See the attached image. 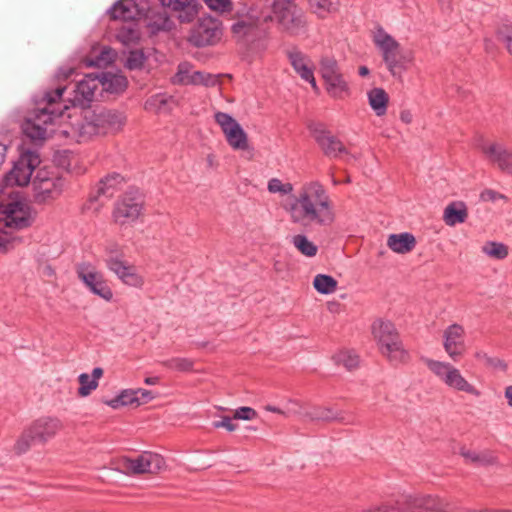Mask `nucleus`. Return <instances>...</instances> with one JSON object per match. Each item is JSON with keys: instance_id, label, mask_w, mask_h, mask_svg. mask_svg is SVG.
<instances>
[{"instance_id": "1", "label": "nucleus", "mask_w": 512, "mask_h": 512, "mask_svg": "<svg viewBox=\"0 0 512 512\" xmlns=\"http://www.w3.org/2000/svg\"><path fill=\"white\" fill-rule=\"evenodd\" d=\"M291 223L303 227H330L336 220L334 203L319 180L304 182L285 206Z\"/></svg>"}, {"instance_id": "2", "label": "nucleus", "mask_w": 512, "mask_h": 512, "mask_svg": "<svg viewBox=\"0 0 512 512\" xmlns=\"http://www.w3.org/2000/svg\"><path fill=\"white\" fill-rule=\"evenodd\" d=\"M126 123V116L117 110L103 109L94 111L71 124L69 130H61V133L76 142H86L94 136L107 135L120 131Z\"/></svg>"}, {"instance_id": "3", "label": "nucleus", "mask_w": 512, "mask_h": 512, "mask_svg": "<svg viewBox=\"0 0 512 512\" xmlns=\"http://www.w3.org/2000/svg\"><path fill=\"white\" fill-rule=\"evenodd\" d=\"M65 91L66 87L60 86L44 94L38 108L22 124V131L28 138L34 141L46 138L48 127L63 116V109L57 106Z\"/></svg>"}, {"instance_id": "4", "label": "nucleus", "mask_w": 512, "mask_h": 512, "mask_svg": "<svg viewBox=\"0 0 512 512\" xmlns=\"http://www.w3.org/2000/svg\"><path fill=\"white\" fill-rule=\"evenodd\" d=\"M364 512H452L450 503L432 495H400L393 503L373 505Z\"/></svg>"}, {"instance_id": "5", "label": "nucleus", "mask_w": 512, "mask_h": 512, "mask_svg": "<svg viewBox=\"0 0 512 512\" xmlns=\"http://www.w3.org/2000/svg\"><path fill=\"white\" fill-rule=\"evenodd\" d=\"M269 19V16H263L255 8H250L243 14L238 13L231 31L238 41L251 49L263 50L267 46V33L262 24Z\"/></svg>"}, {"instance_id": "6", "label": "nucleus", "mask_w": 512, "mask_h": 512, "mask_svg": "<svg viewBox=\"0 0 512 512\" xmlns=\"http://www.w3.org/2000/svg\"><path fill=\"white\" fill-rule=\"evenodd\" d=\"M372 40L381 53L387 70L393 77L401 78L411 59L402 53L400 43L381 26L375 28Z\"/></svg>"}, {"instance_id": "7", "label": "nucleus", "mask_w": 512, "mask_h": 512, "mask_svg": "<svg viewBox=\"0 0 512 512\" xmlns=\"http://www.w3.org/2000/svg\"><path fill=\"white\" fill-rule=\"evenodd\" d=\"M429 370L437 376L447 387L464 392L473 397L479 398L482 393L472 383H470L461 373V371L449 362L438 361L433 359L425 360Z\"/></svg>"}, {"instance_id": "8", "label": "nucleus", "mask_w": 512, "mask_h": 512, "mask_svg": "<svg viewBox=\"0 0 512 512\" xmlns=\"http://www.w3.org/2000/svg\"><path fill=\"white\" fill-rule=\"evenodd\" d=\"M143 209L142 194L134 187L129 188L114 204L113 222L121 227L133 225L142 215Z\"/></svg>"}, {"instance_id": "9", "label": "nucleus", "mask_w": 512, "mask_h": 512, "mask_svg": "<svg viewBox=\"0 0 512 512\" xmlns=\"http://www.w3.org/2000/svg\"><path fill=\"white\" fill-rule=\"evenodd\" d=\"M32 187L35 201L47 203L60 197L66 187V179L55 171L42 168L32 180Z\"/></svg>"}, {"instance_id": "10", "label": "nucleus", "mask_w": 512, "mask_h": 512, "mask_svg": "<svg viewBox=\"0 0 512 512\" xmlns=\"http://www.w3.org/2000/svg\"><path fill=\"white\" fill-rule=\"evenodd\" d=\"M31 207L22 201H11L0 207V232L8 234L33 223Z\"/></svg>"}, {"instance_id": "11", "label": "nucleus", "mask_w": 512, "mask_h": 512, "mask_svg": "<svg viewBox=\"0 0 512 512\" xmlns=\"http://www.w3.org/2000/svg\"><path fill=\"white\" fill-rule=\"evenodd\" d=\"M273 13L281 27L293 35L305 31L306 21L294 0H274Z\"/></svg>"}, {"instance_id": "12", "label": "nucleus", "mask_w": 512, "mask_h": 512, "mask_svg": "<svg viewBox=\"0 0 512 512\" xmlns=\"http://www.w3.org/2000/svg\"><path fill=\"white\" fill-rule=\"evenodd\" d=\"M223 36L222 22L211 16L201 17L191 29L188 41L194 47L213 46L219 43Z\"/></svg>"}, {"instance_id": "13", "label": "nucleus", "mask_w": 512, "mask_h": 512, "mask_svg": "<svg viewBox=\"0 0 512 512\" xmlns=\"http://www.w3.org/2000/svg\"><path fill=\"white\" fill-rule=\"evenodd\" d=\"M76 274L84 286L94 295L109 302L113 299V291L107 284L104 274L90 262L76 265Z\"/></svg>"}, {"instance_id": "14", "label": "nucleus", "mask_w": 512, "mask_h": 512, "mask_svg": "<svg viewBox=\"0 0 512 512\" xmlns=\"http://www.w3.org/2000/svg\"><path fill=\"white\" fill-rule=\"evenodd\" d=\"M164 458L153 452L145 451L138 456L122 457L119 461L120 468L127 475L157 473L165 467Z\"/></svg>"}, {"instance_id": "15", "label": "nucleus", "mask_w": 512, "mask_h": 512, "mask_svg": "<svg viewBox=\"0 0 512 512\" xmlns=\"http://www.w3.org/2000/svg\"><path fill=\"white\" fill-rule=\"evenodd\" d=\"M215 122L220 126L228 145L236 151L249 148L248 135L241 125L228 113L216 112Z\"/></svg>"}, {"instance_id": "16", "label": "nucleus", "mask_w": 512, "mask_h": 512, "mask_svg": "<svg viewBox=\"0 0 512 512\" xmlns=\"http://www.w3.org/2000/svg\"><path fill=\"white\" fill-rule=\"evenodd\" d=\"M39 164L36 152L27 150L21 153L12 169L5 176L7 186H25L29 183L34 169Z\"/></svg>"}, {"instance_id": "17", "label": "nucleus", "mask_w": 512, "mask_h": 512, "mask_svg": "<svg viewBox=\"0 0 512 512\" xmlns=\"http://www.w3.org/2000/svg\"><path fill=\"white\" fill-rule=\"evenodd\" d=\"M193 65L184 61L178 64L177 72L172 77L171 82L174 85H204L213 87L217 85L218 79L216 75L205 73L202 71H192Z\"/></svg>"}, {"instance_id": "18", "label": "nucleus", "mask_w": 512, "mask_h": 512, "mask_svg": "<svg viewBox=\"0 0 512 512\" xmlns=\"http://www.w3.org/2000/svg\"><path fill=\"white\" fill-rule=\"evenodd\" d=\"M442 338L446 354L451 360L459 361L466 352L464 327L453 323L444 329Z\"/></svg>"}, {"instance_id": "19", "label": "nucleus", "mask_w": 512, "mask_h": 512, "mask_svg": "<svg viewBox=\"0 0 512 512\" xmlns=\"http://www.w3.org/2000/svg\"><path fill=\"white\" fill-rule=\"evenodd\" d=\"M148 0H118L109 10L113 20L135 21L146 15Z\"/></svg>"}, {"instance_id": "20", "label": "nucleus", "mask_w": 512, "mask_h": 512, "mask_svg": "<svg viewBox=\"0 0 512 512\" xmlns=\"http://www.w3.org/2000/svg\"><path fill=\"white\" fill-rule=\"evenodd\" d=\"M479 149L486 159L496 165L502 172L512 175V152L503 144L497 142H483Z\"/></svg>"}, {"instance_id": "21", "label": "nucleus", "mask_w": 512, "mask_h": 512, "mask_svg": "<svg viewBox=\"0 0 512 512\" xmlns=\"http://www.w3.org/2000/svg\"><path fill=\"white\" fill-rule=\"evenodd\" d=\"M311 133L325 156L337 158L341 154H348L342 141L322 126L312 128Z\"/></svg>"}, {"instance_id": "22", "label": "nucleus", "mask_w": 512, "mask_h": 512, "mask_svg": "<svg viewBox=\"0 0 512 512\" xmlns=\"http://www.w3.org/2000/svg\"><path fill=\"white\" fill-rule=\"evenodd\" d=\"M106 268L115 274L116 277L127 286L142 288L144 285V277L137 272V269L133 264L129 263L125 259H110Z\"/></svg>"}, {"instance_id": "23", "label": "nucleus", "mask_w": 512, "mask_h": 512, "mask_svg": "<svg viewBox=\"0 0 512 512\" xmlns=\"http://www.w3.org/2000/svg\"><path fill=\"white\" fill-rule=\"evenodd\" d=\"M28 427L38 443L44 445L63 429V424L56 417L43 416L34 420Z\"/></svg>"}, {"instance_id": "24", "label": "nucleus", "mask_w": 512, "mask_h": 512, "mask_svg": "<svg viewBox=\"0 0 512 512\" xmlns=\"http://www.w3.org/2000/svg\"><path fill=\"white\" fill-rule=\"evenodd\" d=\"M287 57L299 77L308 82L317 91L318 86L314 77V65L310 57L298 49L287 51Z\"/></svg>"}, {"instance_id": "25", "label": "nucleus", "mask_w": 512, "mask_h": 512, "mask_svg": "<svg viewBox=\"0 0 512 512\" xmlns=\"http://www.w3.org/2000/svg\"><path fill=\"white\" fill-rule=\"evenodd\" d=\"M97 88L96 79L90 76L85 77L74 85L73 98L70 99L73 106L86 107L94 98Z\"/></svg>"}, {"instance_id": "26", "label": "nucleus", "mask_w": 512, "mask_h": 512, "mask_svg": "<svg viewBox=\"0 0 512 512\" xmlns=\"http://www.w3.org/2000/svg\"><path fill=\"white\" fill-rule=\"evenodd\" d=\"M371 333L378 348L400 337L395 325L391 321L383 319H377L372 323Z\"/></svg>"}, {"instance_id": "27", "label": "nucleus", "mask_w": 512, "mask_h": 512, "mask_svg": "<svg viewBox=\"0 0 512 512\" xmlns=\"http://www.w3.org/2000/svg\"><path fill=\"white\" fill-rule=\"evenodd\" d=\"M163 7L178 13L181 22H191L197 15V0H159Z\"/></svg>"}, {"instance_id": "28", "label": "nucleus", "mask_w": 512, "mask_h": 512, "mask_svg": "<svg viewBox=\"0 0 512 512\" xmlns=\"http://www.w3.org/2000/svg\"><path fill=\"white\" fill-rule=\"evenodd\" d=\"M380 353L393 365L405 364L410 360V354L405 349L401 337L378 348Z\"/></svg>"}, {"instance_id": "29", "label": "nucleus", "mask_w": 512, "mask_h": 512, "mask_svg": "<svg viewBox=\"0 0 512 512\" xmlns=\"http://www.w3.org/2000/svg\"><path fill=\"white\" fill-rule=\"evenodd\" d=\"M147 27L152 34L169 32L174 28V22L165 11L151 10L146 13Z\"/></svg>"}, {"instance_id": "30", "label": "nucleus", "mask_w": 512, "mask_h": 512, "mask_svg": "<svg viewBox=\"0 0 512 512\" xmlns=\"http://www.w3.org/2000/svg\"><path fill=\"white\" fill-rule=\"evenodd\" d=\"M123 182L124 178L119 173L107 175L105 178L100 180L96 190V195L91 196V200H97L101 196L106 198L112 197L115 192L121 188Z\"/></svg>"}, {"instance_id": "31", "label": "nucleus", "mask_w": 512, "mask_h": 512, "mask_svg": "<svg viewBox=\"0 0 512 512\" xmlns=\"http://www.w3.org/2000/svg\"><path fill=\"white\" fill-rule=\"evenodd\" d=\"M468 217L467 207L462 201L450 203L443 213V220L448 226H455L464 223Z\"/></svg>"}, {"instance_id": "32", "label": "nucleus", "mask_w": 512, "mask_h": 512, "mask_svg": "<svg viewBox=\"0 0 512 512\" xmlns=\"http://www.w3.org/2000/svg\"><path fill=\"white\" fill-rule=\"evenodd\" d=\"M387 245L392 251L399 254H405L415 248L416 239L408 232L391 234L388 237Z\"/></svg>"}, {"instance_id": "33", "label": "nucleus", "mask_w": 512, "mask_h": 512, "mask_svg": "<svg viewBox=\"0 0 512 512\" xmlns=\"http://www.w3.org/2000/svg\"><path fill=\"white\" fill-rule=\"evenodd\" d=\"M368 103L371 109L379 117L387 112L389 96L383 88H372L367 92Z\"/></svg>"}, {"instance_id": "34", "label": "nucleus", "mask_w": 512, "mask_h": 512, "mask_svg": "<svg viewBox=\"0 0 512 512\" xmlns=\"http://www.w3.org/2000/svg\"><path fill=\"white\" fill-rule=\"evenodd\" d=\"M103 375V369L100 367H95L92 371V375H88L87 373H81L78 376L79 388L78 395L81 397H86L91 394L92 391L96 390L99 383V379Z\"/></svg>"}, {"instance_id": "35", "label": "nucleus", "mask_w": 512, "mask_h": 512, "mask_svg": "<svg viewBox=\"0 0 512 512\" xmlns=\"http://www.w3.org/2000/svg\"><path fill=\"white\" fill-rule=\"evenodd\" d=\"M327 93L336 99L350 95V87L343 74L324 80Z\"/></svg>"}, {"instance_id": "36", "label": "nucleus", "mask_w": 512, "mask_h": 512, "mask_svg": "<svg viewBox=\"0 0 512 512\" xmlns=\"http://www.w3.org/2000/svg\"><path fill=\"white\" fill-rule=\"evenodd\" d=\"M173 101L171 96L158 93L149 97L144 104V109L155 114L169 113L171 111L170 103Z\"/></svg>"}, {"instance_id": "37", "label": "nucleus", "mask_w": 512, "mask_h": 512, "mask_svg": "<svg viewBox=\"0 0 512 512\" xmlns=\"http://www.w3.org/2000/svg\"><path fill=\"white\" fill-rule=\"evenodd\" d=\"M99 82L103 89L110 93L123 92L127 87V79L125 76L111 72L103 73L99 78Z\"/></svg>"}, {"instance_id": "38", "label": "nucleus", "mask_w": 512, "mask_h": 512, "mask_svg": "<svg viewBox=\"0 0 512 512\" xmlns=\"http://www.w3.org/2000/svg\"><path fill=\"white\" fill-rule=\"evenodd\" d=\"M481 250L487 257L495 260H504L509 255V247L498 241L485 242Z\"/></svg>"}, {"instance_id": "39", "label": "nucleus", "mask_w": 512, "mask_h": 512, "mask_svg": "<svg viewBox=\"0 0 512 512\" xmlns=\"http://www.w3.org/2000/svg\"><path fill=\"white\" fill-rule=\"evenodd\" d=\"M337 281L330 275L317 274L313 280L314 289L324 295L332 294L337 290Z\"/></svg>"}, {"instance_id": "40", "label": "nucleus", "mask_w": 512, "mask_h": 512, "mask_svg": "<svg viewBox=\"0 0 512 512\" xmlns=\"http://www.w3.org/2000/svg\"><path fill=\"white\" fill-rule=\"evenodd\" d=\"M294 247L306 257H314L318 252V247L304 234H297L291 240Z\"/></svg>"}, {"instance_id": "41", "label": "nucleus", "mask_w": 512, "mask_h": 512, "mask_svg": "<svg viewBox=\"0 0 512 512\" xmlns=\"http://www.w3.org/2000/svg\"><path fill=\"white\" fill-rule=\"evenodd\" d=\"M39 444L38 440L34 437V434L31 432L30 428L27 426L20 436L17 438L15 444H14V452L17 455H22L30 450V448L35 445Z\"/></svg>"}, {"instance_id": "42", "label": "nucleus", "mask_w": 512, "mask_h": 512, "mask_svg": "<svg viewBox=\"0 0 512 512\" xmlns=\"http://www.w3.org/2000/svg\"><path fill=\"white\" fill-rule=\"evenodd\" d=\"M161 364L172 371L189 372L193 370L194 362L186 357H173L161 362Z\"/></svg>"}, {"instance_id": "43", "label": "nucleus", "mask_w": 512, "mask_h": 512, "mask_svg": "<svg viewBox=\"0 0 512 512\" xmlns=\"http://www.w3.org/2000/svg\"><path fill=\"white\" fill-rule=\"evenodd\" d=\"M312 11L320 18H325L337 8L338 0H308Z\"/></svg>"}, {"instance_id": "44", "label": "nucleus", "mask_w": 512, "mask_h": 512, "mask_svg": "<svg viewBox=\"0 0 512 512\" xmlns=\"http://www.w3.org/2000/svg\"><path fill=\"white\" fill-rule=\"evenodd\" d=\"M474 358L478 361L483 362L487 367L492 368L494 370L505 372L508 368V365L504 360L498 357L490 356L483 350H477L474 353Z\"/></svg>"}, {"instance_id": "45", "label": "nucleus", "mask_w": 512, "mask_h": 512, "mask_svg": "<svg viewBox=\"0 0 512 512\" xmlns=\"http://www.w3.org/2000/svg\"><path fill=\"white\" fill-rule=\"evenodd\" d=\"M461 455L468 461L472 462V463H476V464H479V465H491V464H494L496 462V458L488 453V452H483V453H477L475 451H472V450H465V449H462L461 450Z\"/></svg>"}, {"instance_id": "46", "label": "nucleus", "mask_w": 512, "mask_h": 512, "mask_svg": "<svg viewBox=\"0 0 512 512\" xmlns=\"http://www.w3.org/2000/svg\"><path fill=\"white\" fill-rule=\"evenodd\" d=\"M320 72L323 80L342 74L337 61L332 57H324L321 59Z\"/></svg>"}, {"instance_id": "47", "label": "nucleus", "mask_w": 512, "mask_h": 512, "mask_svg": "<svg viewBox=\"0 0 512 512\" xmlns=\"http://www.w3.org/2000/svg\"><path fill=\"white\" fill-rule=\"evenodd\" d=\"M338 364L343 365L347 370H353L359 365V356L350 350L339 352L335 356Z\"/></svg>"}, {"instance_id": "48", "label": "nucleus", "mask_w": 512, "mask_h": 512, "mask_svg": "<svg viewBox=\"0 0 512 512\" xmlns=\"http://www.w3.org/2000/svg\"><path fill=\"white\" fill-rule=\"evenodd\" d=\"M110 259H124L122 246L115 241H109L104 246V263L106 267L108 266Z\"/></svg>"}, {"instance_id": "49", "label": "nucleus", "mask_w": 512, "mask_h": 512, "mask_svg": "<svg viewBox=\"0 0 512 512\" xmlns=\"http://www.w3.org/2000/svg\"><path fill=\"white\" fill-rule=\"evenodd\" d=\"M139 38L138 30L133 27H122L117 32V39L125 46L136 44Z\"/></svg>"}, {"instance_id": "50", "label": "nucleus", "mask_w": 512, "mask_h": 512, "mask_svg": "<svg viewBox=\"0 0 512 512\" xmlns=\"http://www.w3.org/2000/svg\"><path fill=\"white\" fill-rule=\"evenodd\" d=\"M293 189L290 182L284 183L278 178H271L267 183V190L272 194L289 195L293 192Z\"/></svg>"}, {"instance_id": "51", "label": "nucleus", "mask_w": 512, "mask_h": 512, "mask_svg": "<svg viewBox=\"0 0 512 512\" xmlns=\"http://www.w3.org/2000/svg\"><path fill=\"white\" fill-rule=\"evenodd\" d=\"M312 420L332 421L339 419V412L328 407H315L309 413Z\"/></svg>"}, {"instance_id": "52", "label": "nucleus", "mask_w": 512, "mask_h": 512, "mask_svg": "<svg viewBox=\"0 0 512 512\" xmlns=\"http://www.w3.org/2000/svg\"><path fill=\"white\" fill-rule=\"evenodd\" d=\"M145 60H146V57H145L143 51L133 50V51H130V53L126 59L125 66L130 70L139 69L144 65Z\"/></svg>"}, {"instance_id": "53", "label": "nucleus", "mask_w": 512, "mask_h": 512, "mask_svg": "<svg viewBox=\"0 0 512 512\" xmlns=\"http://www.w3.org/2000/svg\"><path fill=\"white\" fill-rule=\"evenodd\" d=\"M118 395L123 406L141 405L139 391H136V389H124Z\"/></svg>"}, {"instance_id": "54", "label": "nucleus", "mask_w": 512, "mask_h": 512, "mask_svg": "<svg viewBox=\"0 0 512 512\" xmlns=\"http://www.w3.org/2000/svg\"><path fill=\"white\" fill-rule=\"evenodd\" d=\"M204 3L214 11L229 12L232 10L231 0H203Z\"/></svg>"}, {"instance_id": "55", "label": "nucleus", "mask_w": 512, "mask_h": 512, "mask_svg": "<svg viewBox=\"0 0 512 512\" xmlns=\"http://www.w3.org/2000/svg\"><path fill=\"white\" fill-rule=\"evenodd\" d=\"M257 412L251 407H239L235 410L233 419L237 420H252L256 418Z\"/></svg>"}, {"instance_id": "56", "label": "nucleus", "mask_w": 512, "mask_h": 512, "mask_svg": "<svg viewBox=\"0 0 512 512\" xmlns=\"http://www.w3.org/2000/svg\"><path fill=\"white\" fill-rule=\"evenodd\" d=\"M232 419L233 418H231L229 416H224V417H222L221 420L214 421L213 427L216 429L225 428L227 431L233 432L237 429V425L232 422Z\"/></svg>"}, {"instance_id": "57", "label": "nucleus", "mask_w": 512, "mask_h": 512, "mask_svg": "<svg viewBox=\"0 0 512 512\" xmlns=\"http://www.w3.org/2000/svg\"><path fill=\"white\" fill-rule=\"evenodd\" d=\"M498 35L508 52L512 54V27H507L505 30L500 31Z\"/></svg>"}, {"instance_id": "58", "label": "nucleus", "mask_w": 512, "mask_h": 512, "mask_svg": "<svg viewBox=\"0 0 512 512\" xmlns=\"http://www.w3.org/2000/svg\"><path fill=\"white\" fill-rule=\"evenodd\" d=\"M481 199L484 201L495 202L499 199H505V196L495 190L487 189L481 193Z\"/></svg>"}, {"instance_id": "59", "label": "nucleus", "mask_w": 512, "mask_h": 512, "mask_svg": "<svg viewBox=\"0 0 512 512\" xmlns=\"http://www.w3.org/2000/svg\"><path fill=\"white\" fill-rule=\"evenodd\" d=\"M136 391H139L141 404L147 403V402L153 400L155 397L154 394L152 393V391H150V390L138 388V389H136Z\"/></svg>"}, {"instance_id": "60", "label": "nucleus", "mask_w": 512, "mask_h": 512, "mask_svg": "<svg viewBox=\"0 0 512 512\" xmlns=\"http://www.w3.org/2000/svg\"><path fill=\"white\" fill-rule=\"evenodd\" d=\"M104 403L112 409H119L123 407L119 395L110 400H105Z\"/></svg>"}, {"instance_id": "61", "label": "nucleus", "mask_w": 512, "mask_h": 512, "mask_svg": "<svg viewBox=\"0 0 512 512\" xmlns=\"http://www.w3.org/2000/svg\"><path fill=\"white\" fill-rule=\"evenodd\" d=\"M400 120L405 124H410L413 120V115L409 110H402L400 112Z\"/></svg>"}, {"instance_id": "62", "label": "nucleus", "mask_w": 512, "mask_h": 512, "mask_svg": "<svg viewBox=\"0 0 512 512\" xmlns=\"http://www.w3.org/2000/svg\"><path fill=\"white\" fill-rule=\"evenodd\" d=\"M504 397L509 407L512 408V385H509L504 390Z\"/></svg>"}, {"instance_id": "63", "label": "nucleus", "mask_w": 512, "mask_h": 512, "mask_svg": "<svg viewBox=\"0 0 512 512\" xmlns=\"http://www.w3.org/2000/svg\"><path fill=\"white\" fill-rule=\"evenodd\" d=\"M158 382H159V377H157V376H153V377H146V378L144 379V383H145L146 385H156V384H158Z\"/></svg>"}, {"instance_id": "64", "label": "nucleus", "mask_w": 512, "mask_h": 512, "mask_svg": "<svg viewBox=\"0 0 512 512\" xmlns=\"http://www.w3.org/2000/svg\"><path fill=\"white\" fill-rule=\"evenodd\" d=\"M473 512H512V510H509V509H500V510L484 509V510L473 511Z\"/></svg>"}]
</instances>
